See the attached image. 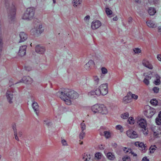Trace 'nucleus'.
<instances>
[{
	"label": "nucleus",
	"mask_w": 161,
	"mask_h": 161,
	"mask_svg": "<svg viewBox=\"0 0 161 161\" xmlns=\"http://www.w3.org/2000/svg\"><path fill=\"white\" fill-rule=\"evenodd\" d=\"M123 101L125 104L130 103L131 101V98L129 95V92L127 94V95L124 97L123 98Z\"/></svg>",
	"instance_id": "obj_22"
},
{
	"label": "nucleus",
	"mask_w": 161,
	"mask_h": 161,
	"mask_svg": "<svg viewBox=\"0 0 161 161\" xmlns=\"http://www.w3.org/2000/svg\"><path fill=\"white\" fill-rule=\"evenodd\" d=\"M129 116V114L127 112L121 115V117L123 119H127Z\"/></svg>",
	"instance_id": "obj_37"
},
{
	"label": "nucleus",
	"mask_w": 161,
	"mask_h": 161,
	"mask_svg": "<svg viewBox=\"0 0 161 161\" xmlns=\"http://www.w3.org/2000/svg\"><path fill=\"white\" fill-rule=\"evenodd\" d=\"M102 155V154L101 153H97L95 154V157L98 159H100L101 158Z\"/></svg>",
	"instance_id": "obj_33"
},
{
	"label": "nucleus",
	"mask_w": 161,
	"mask_h": 161,
	"mask_svg": "<svg viewBox=\"0 0 161 161\" xmlns=\"http://www.w3.org/2000/svg\"><path fill=\"white\" fill-rule=\"evenodd\" d=\"M158 32L159 33H160V34L161 35V26H159L158 27Z\"/></svg>",
	"instance_id": "obj_62"
},
{
	"label": "nucleus",
	"mask_w": 161,
	"mask_h": 161,
	"mask_svg": "<svg viewBox=\"0 0 161 161\" xmlns=\"http://www.w3.org/2000/svg\"><path fill=\"white\" fill-rule=\"evenodd\" d=\"M91 156L89 154L84 153L83 156V159L84 160L88 161L91 158Z\"/></svg>",
	"instance_id": "obj_29"
},
{
	"label": "nucleus",
	"mask_w": 161,
	"mask_h": 161,
	"mask_svg": "<svg viewBox=\"0 0 161 161\" xmlns=\"http://www.w3.org/2000/svg\"><path fill=\"white\" fill-rule=\"evenodd\" d=\"M14 92L11 89H8L7 91L6 96L8 103L11 104L13 103V99L14 96Z\"/></svg>",
	"instance_id": "obj_7"
},
{
	"label": "nucleus",
	"mask_w": 161,
	"mask_h": 161,
	"mask_svg": "<svg viewBox=\"0 0 161 161\" xmlns=\"http://www.w3.org/2000/svg\"><path fill=\"white\" fill-rule=\"evenodd\" d=\"M130 150H131L130 149H127L126 147H124L123 149V150L125 153H130Z\"/></svg>",
	"instance_id": "obj_50"
},
{
	"label": "nucleus",
	"mask_w": 161,
	"mask_h": 161,
	"mask_svg": "<svg viewBox=\"0 0 161 161\" xmlns=\"http://www.w3.org/2000/svg\"><path fill=\"white\" fill-rule=\"evenodd\" d=\"M157 58L158 60L161 61V54H158L157 55Z\"/></svg>",
	"instance_id": "obj_61"
},
{
	"label": "nucleus",
	"mask_w": 161,
	"mask_h": 161,
	"mask_svg": "<svg viewBox=\"0 0 161 161\" xmlns=\"http://www.w3.org/2000/svg\"><path fill=\"white\" fill-rule=\"evenodd\" d=\"M127 136L130 138H136L138 137V135L136 132L132 130H128L126 131Z\"/></svg>",
	"instance_id": "obj_9"
},
{
	"label": "nucleus",
	"mask_w": 161,
	"mask_h": 161,
	"mask_svg": "<svg viewBox=\"0 0 161 161\" xmlns=\"http://www.w3.org/2000/svg\"><path fill=\"white\" fill-rule=\"evenodd\" d=\"M159 133H157L156 132H154L153 135L154 136H156V137H157L159 135Z\"/></svg>",
	"instance_id": "obj_64"
},
{
	"label": "nucleus",
	"mask_w": 161,
	"mask_h": 161,
	"mask_svg": "<svg viewBox=\"0 0 161 161\" xmlns=\"http://www.w3.org/2000/svg\"><path fill=\"white\" fill-rule=\"evenodd\" d=\"M151 77L150 76L146 75L144 79H146V80H149L151 79Z\"/></svg>",
	"instance_id": "obj_59"
},
{
	"label": "nucleus",
	"mask_w": 161,
	"mask_h": 161,
	"mask_svg": "<svg viewBox=\"0 0 161 161\" xmlns=\"http://www.w3.org/2000/svg\"><path fill=\"white\" fill-rule=\"evenodd\" d=\"M155 77L156 78V80L154 81V83L157 85H159L160 83V77L158 75H156Z\"/></svg>",
	"instance_id": "obj_28"
},
{
	"label": "nucleus",
	"mask_w": 161,
	"mask_h": 161,
	"mask_svg": "<svg viewBox=\"0 0 161 161\" xmlns=\"http://www.w3.org/2000/svg\"><path fill=\"white\" fill-rule=\"evenodd\" d=\"M35 13V9L34 8H28L23 15L22 18L25 20H31L33 18Z\"/></svg>",
	"instance_id": "obj_4"
},
{
	"label": "nucleus",
	"mask_w": 161,
	"mask_h": 161,
	"mask_svg": "<svg viewBox=\"0 0 161 161\" xmlns=\"http://www.w3.org/2000/svg\"><path fill=\"white\" fill-rule=\"evenodd\" d=\"M81 0H73V6L75 7H77L81 4Z\"/></svg>",
	"instance_id": "obj_30"
},
{
	"label": "nucleus",
	"mask_w": 161,
	"mask_h": 161,
	"mask_svg": "<svg viewBox=\"0 0 161 161\" xmlns=\"http://www.w3.org/2000/svg\"><path fill=\"white\" fill-rule=\"evenodd\" d=\"M105 154L109 160H114L115 158L114 154L111 152H108L106 154L105 153Z\"/></svg>",
	"instance_id": "obj_24"
},
{
	"label": "nucleus",
	"mask_w": 161,
	"mask_h": 161,
	"mask_svg": "<svg viewBox=\"0 0 161 161\" xmlns=\"http://www.w3.org/2000/svg\"><path fill=\"white\" fill-rule=\"evenodd\" d=\"M143 82L146 85H148L149 84V80L144 79L143 80Z\"/></svg>",
	"instance_id": "obj_51"
},
{
	"label": "nucleus",
	"mask_w": 161,
	"mask_h": 161,
	"mask_svg": "<svg viewBox=\"0 0 161 161\" xmlns=\"http://www.w3.org/2000/svg\"><path fill=\"white\" fill-rule=\"evenodd\" d=\"M159 0H148V1L151 4H155L158 3Z\"/></svg>",
	"instance_id": "obj_43"
},
{
	"label": "nucleus",
	"mask_w": 161,
	"mask_h": 161,
	"mask_svg": "<svg viewBox=\"0 0 161 161\" xmlns=\"http://www.w3.org/2000/svg\"><path fill=\"white\" fill-rule=\"evenodd\" d=\"M19 37L20 38L19 42H24L27 39L28 37L27 35L23 32H20Z\"/></svg>",
	"instance_id": "obj_19"
},
{
	"label": "nucleus",
	"mask_w": 161,
	"mask_h": 161,
	"mask_svg": "<svg viewBox=\"0 0 161 161\" xmlns=\"http://www.w3.org/2000/svg\"><path fill=\"white\" fill-rule=\"evenodd\" d=\"M104 136L107 139L109 138L111 136V133L109 131H104Z\"/></svg>",
	"instance_id": "obj_32"
},
{
	"label": "nucleus",
	"mask_w": 161,
	"mask_h": 161,
	"mask_svg": "<svg viewBox=\"0 0 161 161\" xmlns=\"http://www.w3.org/2000/svg\"><path fill=\"white\" fill-rule=\"evenodd\" d=\"M151 103L153 105H161V101H158L156 99H153L150 101Z\"/></svg>",
	"instance_id": "obj_25"
},
{
	"label": "nucleus",
	"mask_w": 161,
	"mask_h": 161,
	"mask_svg": "<svg viewBox=\"0 0 161 161\" xmlns=\"http://www.w3.org/2000/svg\"><path fill=\"white\" fill-rule=\"evenodd\" d=\"M123 161H130V158L127 156H124L123 158Z\"/></svg>",
	"instance_id": "obj_44"
},
{
	"label": "nucleus",
	"mask_w": 161,
	"mask_h": 161,
	"mask_svg": "<svg viewBox=\"0 0 161 161\" xmlns=\"http://www.w3.org/2000/svg\"><path fill=\"white\" fill-rule=\"evenodd\" d=\"M137 123L139 127L142 128H146L147 124L146 120L145 119L142 118L138 119Z\"/></svg>",
	"instance_id": "obj_10"
},
{
	"label": "nucleus",
	"mask_w": 161,
	"mask_h": 161,
	"mask_svg": "<svg viewBox=\"0 0 161 161\" xmlns=\"http://www.w3.org/2000/svg\"><path fill=\"white\" fill-rule=\"evenodd\" d=\"M25 70L28 71H30L31 69V67L29 66H26L25 67Z\"/></svg>",
	"instance_id": "obj_60"
},
{
	"label": "nucleus",
	"mask_w": 161,
	"mask_h": 161,
	"mask_svg": "<svg viewBox=\"0 0 161 161\" xmlns=\"http://www.w3.org/2000/svg\"><path fill=\"white\" fill-rule=\"evenodd\" d=\"M101 25L100 21L98 20L93 21L91 24V28L93 30H95L99 27Z\"/></svg>",
	"instance_id": "obj_14"
},
{
	"label": "nucleus",
	"mask_w": 161,
	"mask_h": 161,
	"mask_svg": "<svg viewBox=\"0 0 161 161\" xmlns=\"http://www.w3.org/2000/svg\"><path fill=\"white\" fill-rule=\"evenodd\" d=\"M133 51L136 54H138L141 52V50L139 48H134L133 49Z\"/></svg>",
	"instance_id": "obj_36"
},
{
	"label": "nucleus",
	"mask_w": 161,
	"mask_h": 161,
	"mask_svg": "<svg viewBox=\"0 0 161 161\" xmlns=\"http://www.w3.org/2000/svg\"><path fill=\"white\" fill-rule=\"evenodd\" d=\"M85 68L86 69H87V70H89V69H90L92 67L90 65H87V66H86V64L85 65Z\"/></svg>",
	"instance_id": "obj_53"
},
{
	"label": "nucleus",
	"mask_w": 161,
	"mask_h": 161,
	"mask_svg": "<svg viewBox=\"0 0 161 161\" xmlns=\"http://www.w3.org/2000/svg\"><path fill=\"white\" fill-rule=\"evenodd\" d=\"M44 31L42 25L40 22L34 24V28L31 30V34L36 36H38Z\"/></svg>",
	"instance_id": "obj_3"
},
{
	"label": "nucleus",
	"mask_w": 161,
	"mask_h": 161,
	"mask_svg": "<svg viewBox=\"0 0 161 161\" xmlns=\"http://www.w3.org/2000/svg\"><path fill=\"white\" fill-rule=\"evenodd\" d=\"M32 107L36 112L37 115H38L39 113V106L38 103L36 102H34L32 104Z\"/></svg>",
	"instance_id": "obj_21"
},
{
	"label": "nucleus",
	"mask_w": 161,
	"mask_h": 161,
	"mask_svg": "<svg viewBox=\"0 0 161 161\" xmlns=\"http://www.w3.org/2000/svg\"><path fill=\"white\" fill-rule=\"evenodd\" d=\"M142 161H149V160L147 157H144L142 158Z\"/></svg>",
	"instance_id": "obj_57"
},
{
	"label": "nucleus",
	"mask_w": 161,
	"mask_h": 161,
	"mask_svg": "<svg viewBox=\"0 0 161 161\" xmlns=\"http://www.w3.org/2000/svg\"><path fill=\"white\" fill-rule=\"evenodd\" d=\"M46 50L44 47L40 46L37 45L35 47L36 52L39 54H43L44 53Z\"/></svg>",
	"instance_id": "obj_13"
},
{
	"label": "nucleus",
	"mask_w": 161,
	"mask_h": 161,
	"mask_svg": "<svg viewBox=\"0 0 161 161\" xmlns=\"http://www.w3.org/2000/svg\"><path fill=\"white\" fill-rule=\"evenodd\" d=\"M128 122L130 124H133L134 123V119L133 117H130L127 120Z\"/></svg>",
	"instance_id": "obj_34"
},
{
	"label": "nucleus",
	"mask_w": 161,
	"mask_h": 161,
	"mask_svg": "<svg viewBox=\"0 0 161 161\" xmlns=\"http://www.w3.org/2000/svg\"><path fill=\"white\" fill-rule=\"evenodd\" d=\"M133 18L132 17H129L128 19V22L129 24H130L131 23Z\"/></svg>",
	"instance_id": "obj_55"
},
{
	"label": "nucleus",
	"mask_w": 161,
	"mask_h": 161,
	"mask_svg": "<svg viewBox=\"0 0 161 161\" xmlns=\"http://www.w3.org/2000/svg\"><path fill=\"white\" fill-rule=\"evenodd\" d=\"M93 85L95 86H96L99 84V79L98 77L96 75L93 76Z\"/></svg>",
	"instance_id": "obj_23"
},
{
	"label": "nucleus",
	"mask_w": 161,
	"mask_h": 161,
	"mask_svg": "<svg viewBox=\"0 0 161 161\" xmlns=\"http://www.w3.org/2000/svg\"><path fill=\"white\" fill-rule=\"evenodd\" d=\"M98 91H98L97 88L95 90H92L89 92L88 93V95L90 97H95V95L99 96L100 95Z\"/></svg>",
	"instance_id": "obj_20"
},
{
	"label": "nucleus",
	"mask_w": 161,
	"mask_h": 161,
	"mask_svg": "<svg viewBox=\"0 0 161 161\" xmlns=\"http://www.w3.org/2000/svg\"><path fill=\"white\" fill-rule=\"evenodd\" d=\"M57 95L68 105L71 104V99H76L79 97V94L76 92L72 89L63 88L57 93Z\"/></svg>",
	"instance_id": "obj_1"
},
{
	"label": "nucleus",
	"mask_w": 161,
	"mask_h": 161,
	"mask_svg": "<svg viewBox=\"0 0 161 161\" xmlns=\"http://www.w3.org/2000/svg\"><path fill=\"white\" fill-rule=\"evenodd\" d=\"M101 108L99 111V113L103 114H106L108 112V111L107 108L103 104L101 105Z\"/></svg>",
	"instance_id": "obj_16"
},
{
	"label": "nucleus",
	"mask_w": 161,
	"mask_h": 161,
	"mask_svg": "<svg viewBox=\"0 0 161 161\" xmlns=\"http://www.w3.org/2000/svg\"><path fill=\"white\" fill-rule=\"evenodd\" d=\"M80 126L81 130V131H84L86 129V126L85 124L83 123L82 122L80 124Z\"/></svg>",
	"instance_id": "obj_38"
},
{
	"label": "nucleus",
	"mask_w": 161,
	"mask_h": 161,
	"mask_svg": "<svg viewBox=\"0 0 161 161\" xmlns=\"http://www.w3.org/2000/svg\"><path fill=\"white\" fill-rule=\"evenodd\" d=\"M155 122L157 125H161V118L157 117L155 119Z\"/></svg>",
	"instance_id": "obj_40"
},
{
	"label": "nucleus",
	"mask_w": 161,
	"mask_h": 161,
	"mask_svg": "<svg viewBox=\"0 0 161 161\" xmlns=\"http://www.w3.org/2000/svg\"><path fill=\"white\" fill-rule=\"evenodd\" d=\"M105 12L108 15H110L112 14V11L109 8H106Z\"/></svg>",
	"instance_id": "obj_35"
},
{
	"label": "nucleus",
	"mask_w": 161,
	"mask_h": 161,
	"mask_svg": "<svg viewBox=\"0 0 161 161\" xmlns=\"http://www.w3.org/2000/svg\"><path fill=\"white\" fill-rule=\"evenodd\" d=\"M43 123L45 125H46L47 126H51L52 124V122L48 118L44 119L43 121Z\"/></svg>",
	"instance_id": "obj_27"
},
{
	"label": "nucleus",
	"mask_w": 161,
	"mask_h": 161,
	"mask_svg": "<svg viewBox=\"0 0 161 161\" xmlns=\"http://www.w3.org/2000/svg\"><path fill=\"white\" fill-rule=\"evenodd\" d=\"M116 128L117 130H121L122 128V127L120 125H118L116 126Z\"/></svg>",
	"instance_id": "obj_54"
},
{
	"label": "nucleus",
	"mask_w": 161,
	"mask_h": 161,
	"mask_svg": "<svg viewBox=\"0 0 161 161\" xmlns=\"http://www.w3.org/2000/svg\"><path fill=\"white\" fill-rule=\"evenodd\" d=\"M32 79L29 76H25L23 77L19 82L15 83V84H17L19 82H23L25 84H31L32 83Z\"/></svg>",
	"instance_id": "obj_11"
},
{
	"label": "nucleus",
	"mask_w": 161,
	"mask_h": 161,
	"mask_svg": "<svg viewBox=\"0 0 161 161\" xmlns=\"http://www.w3.org/2000/svg\"><path fill=\"white\" fill-rule=\"evenodd\" d=\"M16 125L15 124H13L12 125V127L14 130V133H15V132H17V129L16 128Z\"/></svg>",
	"instance_id": "obj_48"
},
{
	"label": "nucleus",
	"mask_w": 161,
	"mask_h": 161,
	"mask_svg": "<svg viewBox=\"0 0 161 161\" xmlns=\"http://www.w3.org/2000/svg\"><path fill=\"white\" fill-rule=\"evenodd\" d=\"M147 25L149 28H153L157 26V24L154 21L152 20H148L146 22Z\"/></svg>",
	"instance_id": "obj_17"
},
{
	"label": "nucleus",
	"mask_w": 161,
	"mask_h": 161,
	"mask_svg": "<svg viewBox=\"0 0 161 161\" xmlns=\"http://www.w3.org/2000/svg\"><path fill=\"white\" fill-rule=\"evenodd\" d=\"M85 135V133L84 131H81L79 135V138L81 140L83 139Z\"/></svg>",
	"instance_id": "obj_41"
},
{
	"label": "nucleus",
	"mask_w": 161,
	"mask_h": 161,
	"mask_svg": "<svg viewBox=\"0 0 161 161\" xmlns=\"http://www.w3.org/2000/svg\"><path fill=\"white\" fill-rule=\"evenodd\" d=\"M135 145L136 147H138L139 150H141L143 153H145L147 149L146 146L142 142H136L135 143Z\"/></svg>",
	"instance_id": "obj_8"
},
{
	"label": "nucleus",
	"mask_w": 161,
	"mask_h": 161,
	"mask_svg": "<svg viewBox=\"0 0 161 161\" xmlns=\"http://www.w3.org/2000/svg\"><path fill=\"white\" fill-rule=\"evenodd\" d=\"M90 16L89 15H86L84 18L85 20H89L90 19Z\"/></svg>",
	"instance_id": "obj_58"
},
{
	"label": "nucleus",
	"mask_w": 161,
	"mask_h": 161,
	"mask_svg": "<svg viewBox=\"0 0 161 161\" xmlns=\"http://www.w3.org/2000/svg\"><path fill=\"white\" fill-rule=\"evenodd\" d=\"M14 136H15V139L18 141H19V139L18 138V136H17V132H15V133H14Z\"/></svg>",
	"instance_id": "obj_56"
},
{
	"label": "nucleus",
	"mask_w": 161,
	"mask_h": 161,
	"mask_svg": "<svg viewBox=\"0 0 161 161\" xmlns=\"http://www.w3.org/2000/svg\"><path fill=\"white\" fill-rule=\"evenodd\" d=\"M142 64L144 66L147 68L149 69H152L153 66L152 64L146 59H144L142 61Z\"/></svg>",
	"instance_id": "obj_18"
},
{
	"label": "nucleus",
	"mask_w": 161,
	"mask_h": 161,
	"mask_svg": "<svg viewBox=\"0 0 161 161\" xmlns=\"http://www.w3.org/2000/svg\"><path fill=\"white\" fill-rule=\"evenodd\" d=\"M88 65H90L91 67L94 66V61L92 60H89L86 64V66Z\"/></svg>",
	"instance_id": "obj_42"
},
{
	"label": "nucleus",
	"mask_w": 161,
	"mask_h": 161,
	"mask_svg": "<svg viewBox=\"0 0 161 161\" xmlns=\"http://www.w3.org/2000/svg\"><path fill=\"white\" fill-rule=\"evenodd\" d=\"M102 104H96L92 107V110L94 113H99Z\"/></svg>",
	"instance_id": "obj_15"
},
{
	"label": "nucleus",
	"mask_w": 161,
	"mask_h": 161,
	"mask_svg": "<svg viewBox=\"0 0 161 161\" xmlns=\"http://www.w3.org/2000/svg\"><path fill=\"white\" fill-rule=\"evenodd\" d=\"M61 142L63 145L64 146H68V144L66 140L64 139H63L62 140Z\"/></svg>",
	"instance_id": "obj_47"
},
{
	"label": "nucleus",
	"mask_w": 161,
	"mask_h": 161,
	"mask_svg": "<svg viewBox=\"0 0 161 161\" xmlns=\"http://www.w3.org/2000/svg\"><path fill=\"white\" fill-rule=\"evenodd\" d=\"M157 117L161 118V111L159 112L158 116Z\"/></svg>",
	"instance_id": "obj_63"
},
{
	"label": "nucleus",
	"mask_w": 161,
	"mask_h": 161,
	"mask_svg": "<svg viewBox=\"0 0 161 161\" xmlns=\"http://www.w3.org/2000/svg\"><path fill=\"white\" fill-rule=\"evenodd\" d=\"M27 47L26 45H23L20 47L18 53L19 56L22 57L25 54Z\"/></svg>",
	"instance_id": "obj_12"
},
{
	"label": "nucleus",
	"mask_w": 161,
	"mask_h": 161,
	"mask_svg": "<svg viewBox=\"0 0 161 161\" xmlns=\"http://www.w3.org/2000/svg\"><path fill=\"white\" fill-rule=\"evenodd\" d=\"M153 90L154 92L157 93L159 92V89L157 87H154L153 88Z\"/></svg>",
	"instance_id": "obj_46"
},
{
	"label": "nucleus",
	"mask_w": 161,
	"mask_h": 161,
	"mask_svg": "<svg viewBox=\"0 0 161 161\" xmlns=\"http://www.w3.org/2000/svg\"><path fill=\"white\" fill-rule=\"evenodd\" d=\"M129 95L131 96L130 97L135 99H137L138 98V96L135 94H133L131 92H129Z\"/></svg>",
	"instance_id": "obj_39"
},
{
	"label": "nucleus",
	"mask_w": 161,
	"mask_h": 161,
	"mask_svg": "<svg viewBox=\"0 0 161 161\" xmlns=\"http://www.w3.org/2000/svg\"><path fill=\"white\" fill-rule=\"evenodd\" d=\"M101 71L103 74H105L107 73L108 70L105 67H102L101 68Z\"/></svg>",
	"instance_id": "obj_45"
},
{
	"label": "nucleus",
	"mask_w": 161,
	"mask_h": 161,
	"mask_svg": "<svg viewBox=\"0 0 161 161\" xmlns=\"http://www.w3.org/2000/svg\"><path fill=\"white\" fill-rule=\"evenodd\" d=\"M155 112V109L151 108L150 106H147L146 107L144 111V114L146 117L150 118L152 117Z\"/></svg>",
	"instance_id": "obj_5"
},
{
	"label": "nucleus",
	"mask_w": 161,
	"mask_h": 161,
	"mask_svg": "<svg viewBox=\"0 0 161 161\" xmlns=\"http://www.w3.org/2000/svg\"><path fill=\"white\" fill-rule=\"evenodd\" d=\"M6 8L8 9V16L10 23H12L14 21L16 14V9L13 3L11 7H9V0H4Z\"/></svg>",
	"instance_id": "obj_2"
},
{
	"label": "nucleus",
	"mask_w": 161,
	"mask_h": 161,
	"mask_svg": "<svg viewBox=\"0 0 161 161\" xmlns=\"http://www.w3.org/2000/svg\"><path fill=\"white\" fill-rule=\"evenodd\" d=\"M148 12L149 14L151 15H153L156 12L155 9L154 8L150 7L149 8Z\"/></svg>",
	"instance_id": "obj_26"
},
{
	"label": "nucleus",
	"mask_w": 161,
	"mask_h": 161,
	"mask_svg": "<svg viewBox=\"0 0 161 161\" xmlns=\"http://www.w3.org/2000/svg\"><path fill=\"white\" fill-rule=\"evenodd\" d=\"M130 153L131 154V155H132L133 157L137 156V154L134 153L132 151V150H130Z\"/></svg>",
	"instance_id": "obj_52"
},
{
	"label": "nucleus",
	"mask_w": 161,
	"mask_h": 161,
	"mask_svg": "<svg viewBox=\"0 0 161 161\" xmlns=\"http://www.w3.org/2000/svg\"><path fill=\"white\" fill-rule=\"evenodd\" d=\"M142 131L144 134L146 135L148 134L147 132L148 131L146 128L145 129L142 128Z\"/></svg>",
	"instance_id": "obj_49"
},
{
	"label": "nucleus",
	"mask_w": 161,
	"mask_h": 161,
	"mask_svg": "<svg viewBox=\"0 0 161 161\" xmlns=\"http://www.w3.org/2000/svg\"><path fill=\"white\" fill-rule=\"evenodd\" d=\"M157 147L156 145H152L149 149V152L151 153H153L156 150Z\"/></svg>",
	"instance_id": "obj_31"
},
{
	"label": "nucleus",
	"mask_w": 161,
	"mask_h": 161,
	"mask_svg": "<svg viewBox=\"0 0 161 161\" xmlns=\"http://www.w3.org/2000/svg\"><path fill=\"white\" fill-rule=\"evenodd\" d=\"M97 89L98 91H99V95H105L108 92V84L107 83L101 84Z\"/></svg>",
	"instance_id": "obj_6"
}]
</instances>
